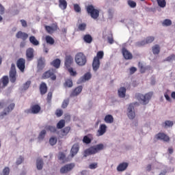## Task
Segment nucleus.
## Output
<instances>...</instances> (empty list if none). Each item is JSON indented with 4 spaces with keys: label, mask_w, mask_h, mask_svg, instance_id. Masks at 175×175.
<instances>
[{
    "label": "nucleus",
    "mask_w": 175,
    "mask_h": 175,
    "mask_svg": "<svg viewBox=\"0 0 175 175\" xmlns=\"http://www.w3.org/2000/svg\"><path fill=\"white\" fill-rule=\"evenodd\" d=\"M128 5H129L130 8H136V2L132 0L128 1Z\"/></svg>",
    "instance_id": "obj_56"
},
{
    "label": "nucleus",
    "mask_w": 175,
    "mask_h": 175,
    "mask_svg": "<svg viewBox=\"0 0 175 175\" xmlns=\"http://www.w3.org/2000/svg\"><path fill=\"white\" fill-rule=\"evenodd\" d=\"M83 40L85 43H92V36L90 34H86L83 36Z\"/></svg>",
    "instance_id": "obj_32"
},
{
    "label": "nucleus",
    "mask_w": 175,
    "mask_h": 175,
    "mask_svg": "<svg viewBox=\"0 0 175 175\" xmlns=\"http://www.w3.org/2000/svg\"><path fill=\"white\" fill-rule=\"evenodd\" d=\"M74 10L76 12V13H81V8H80V5L79 4H74Z\"/></svg>",
    "instance_id": "obj_47"
},
{
    "label": "nucleus",
    "mask_w": 175,
    "mask_h": 175,
    "mask_svg": "<svg viewBox=\"0 0 175 175\" xmlns=\"http://www.w3.org/2000/svg\"><path fill=\"white\" fill-rule=\"evenodd\" d=\"M51 66L55 68V69H59V66H61V59H55L52 62H51Z\"/></svg>",
    "instance_id": "obj_24"
},
{
    "label": "nucleus",
    "mask_w": 175,
    "mask_h": 175,
    "mask_svg": "<svg viewBox=\"0 0 175 175\" xmlns=\"http://www.w3.org/2000/svg\"><path fill=\"white\" fill-rule=\"evenodd\" d=\"M137 70V68H136L135 67L130 68V73H131V75H133V73H135Z\"/></svg>",
    "instance_id": "obj_64"
},
{
    "label": "nucleus",
    "mask_w": 175,
    "mask_h": 175,
    "mask_svg": "<svg viewBox=\"0 0 175 175\" xmlns=\"http://www.w3.org/2000/svg\"><path fill=\"white\" fill-rule=\"evenodd\" d=\"M22 162H24V157H23V156H20L16 161V165H21Z\"/></svg>",
    "instance_id": "obj_52"
},
{
    "label": "nucleus",
    "mask_w": 175,
    "mask_h": 175,
    "mask_svg": "<svg viewBox=\"0 0 175 175\" xmlns=\"http://www.w3.org/2000/svg\"><path fill=\"white\" fill-rule=\"evenodd\" d=\"M26 56L27 59H32L33 58V49L32 48H29L26 51Z\"/></svg>",
    "instance_id": "obj_25"
},
{
    "label": "nucleus",
    "mask_w": 175,
    "mask_h": 175,
    "mask_svg": "<svg viewBox=\"0 0 175 175\" xmlns=\"http://www.w3.org/2000/svg\"><path fill=\"white\" fill-rule=\"evenodd\" d=\"M69 132H70V126L65 127L62 130L63 135H66V134L69 133Z\"/></svg>",
    "instance_id": "obj_55"
},
{
    "label": "nucleus",
    "mask_w": 175,
    "mask_h": 175,
    "mask_svg": "<svg viewBox=\"0 0 175 175\" xmlns=\"http://www.w3.org/2000/svg\"><path fill=\"white\" fill-rule=\"evenodd\" d=\"M153 93L149 92L145 95L141 93H137L135 94V98L141 103L142 105H147L150 102V99L152 98Z\"/></svg>",
    "instance_id": "obj_2"
},
{
    "label": "nucleus",
    "mask_w": 175,
    "mask_h": 175,
    "mask_svg": "<svg viewBox=\"0 0 175 175\" xmlns=\"http://www.w3.org/2000/svg\"><path fill=\"white\" fill-rule=\"evenodd\" d=\"M146 44H147L146 40H142L136 42L135 46H137V47H142L143 46H146Z\"/></svg>",
    "instance_id": "obj_49"
},
{
    "label": "nucleus",
    "mask_w": 175,
    "mask_h": 175,
    "mask_svg": "<svg viewBox=\"0 0 175 175\" xmlns=\"http://www.w3.org/2000/svg\"><path fill=\"white\" fill-rule=\"evenodd\" d=\"M86 11L88 14H90V17L94 20H96L99 17V10L95 9V7L92 5H88L86 7Z\"/></svg>",
    "instance_id": "obj_4"
},
{
    "label": "nucleus",
    "mask_w": 175,
    "mask_h": 175,
    "mask_svg": "<svg viewBox=\"0 0 175 175\" xmlns=\"http://www.w3.org/2000/svg\"><path fill=\"white\" fill-rule=\"evenodd\" d=\"M65 126V120H61L57 124V129H62Z\"/></svg>",
    "instance_id": "obj_36"
},
{
    "label": "nucleus",
    "mask_w": 175,
    "mask_h": 175,
    "mask_svg": "<svg viewBox=\"0 0 175 175\" xmlns=\"http://www.w3.org/2000/svg\"><path fill=\"white\" fill-rule=\"evenodd\" d=\"M75 61L79 66H84L87 64V56L83 52H79L75 55Z\"/></svg>",
    "instance_id": "obj_3"
},
{
    "label": "nucleus",
    "mask_w": 175,
    "mask_h": 175,
    "mask_svg": "<svg viewBox=\"0 0 175 175\" xmlns=\"http://www.w3.org/2000/svg\"><path fill=\"white\" fill-rule=\"evenodd\" d=\"M29 42L33 46H39V42L36 40V38H35V36H31L29 37Z\"/></svg>",
    "instance_id": "obj_30"
},
{
    "label": "nucleus",
    "mask_w": 175,
    "mask_h": 175,
    "mask_svg": "<svg viewBox=\"0 0 175 175\" xmlns=\"http://www.w3.org/2000/svg\"><path fill=\"white\" fill-rule=\"evenodd\" d=\"M104 121L107 124H113L114 122V118L111 115H107L105 117Z\"/></svg>",
    "instance_id": "obj_29"
},
{
    "label": "nucleus",
    "mask_w": 175,
    "mask_h": 175,
    "mask_svg": "<svg viewBox=\"0 0 175 175\" xmlns=\"http://www.w3.org/2000/svg\"><path fill=\"white\" fill-rule=\"evenodd\" d=\"M74 167L75 163H73L66 164L60 168V173L61 174H66L67 173H69V172H71V170H73Z\"/></svg>",
    "instance_id": "obj_8"
},
{
    "label": "nucleus",
    "mask_w": 175,
    "mask_h": 175,
    "mask_svg": "<svg viewBox=\"0 0 175 175\" xmlns=\"http://www.w3.org/2000/svg\"><path fill=\"white\" fill-rule=\"evenodd\" d=\"M37 62V72H42L46 66V60L44 59V57H40Z\"/></svg>",
    "instance_id": "obj_10"
},
{
    "label": "nucleus",
    "mask_w": 175,
    "mask_h": 175,
    "mask_svg": "<svg viewBox=\"0 0 175 175\" xmlns=\"http://www.w3.org/2000/svg\"><path fill=\"white\" fill-rule=\"evenodd\" d=\"M49 144L51 146H55V144H57V138L51 137L49 139Z\"/></svg>",
    "instance_id": "obj_51"
},
{
    "label": "nucleus",
    "mask_w": 175,
    "mask_h": 175,
    "mask_svg": "<svg viewBox=\"0 0 175 175\" xmlns=\"http://www.w3.org/2000/svg\"><path fill=\"white\" fill-rule=\"evenodd\" d=\"M107 40H108V42L109 43V44H113V43H114V39L113 38L112 35L107 38Z\"/></svg>",
    "instance_id": "obj_62"
},
{
    "label": "nucleus",
    "mask_w": 175,
    "mask_h": 175,
    "mask_svg": "<svg viewBox=\"0 0 175 175\" xmlns=\"http://www.w3.org/2000/svg\"><path fill=\"white\" fill-rule=\"evenodd\" d=\"M122 53L125 59H132V58H133V55H132V53L127 51L125 47L122 49Z\"/></svg>",
    "instance_id": "obj_18"
},
{
    "label": "nucleus",
    "mask_w": 175,
    "mask_h": 175,
    "mask_svg": "<svg viewBox=\"0 0 175 175\" xmlns=\"http://www.w3.org/2000/svg\"><path fill=\"white\" fill-rule=\"evenodd\" d=\"M175 59V55H171L170 56H168L165 61H167L168 62H170V61H173Z\"/></svg>",
    "instance_id": "obj_57"
},
{
    "label": "nucleus",
    "mask_w": 175,
    "mask_h": 175,
    "mask_svg": "<svg viewBox=\"0 0 175 175\" xmlns=\"http://www.w3.org/2000/svg\"><path fill=\"white\" fill-rule=\"evenodd\" d=\"M65 158H66L65 154H64L62 152H60L59 154L58 159H59V161H62V162L63 163H65Z\"/></svg>",
    "instance_id": "obj_48"
},
{
    "label": "nucleus",
    "mask_w": 175,
    "mask_h": 175,
    "mask_svg": "<svg viewBox=\"0 0 175 175\" xmlns=\"http://www.w3.org/2000/svg\"><path fill=\"white\" fill-rule=\"evenodd\" d=\"M126 94V88L122 87L118 90V96L120 98H125Z\"/></svg>",
    "instance_id": "obj_28"
},
{
    "label": "nucleus",
    "mask_w": 175,
    "mask_h": 175,
    "mask_svg": "<svg viewBox=\"0 0 175 175\" xmlns=\"http://www.w3.org/2000/svg\"><path fill=\"white\" fill-rule=\"evenodd\" d=\"M8 84H9V77L5 75L0 79V88L8 87Z\"/></svg>",
    "instance_id": "obj_14"
},
{
    "label": "nucleus",
    "mask_w": 175,
    "mask_h": 175,
    "mask_svg": "<svg viewBox=\"0 0 175 175\" xmlns=\"http://www.w3.org/2000/svg\"><path fill=\"white\" fill-rule=\"evenodd\" d=\"M107 131V126L105 124L100 125L98 130L97 131V136H103L105 133Z\"/></svg>",
    "instance_id": "obj_17"
},
{
    "label": "nucleus",
    "mask_w": 175,
    "mask_h": 175,
    "mask_svg": "<svg viewBox=\"0 0 175 175\" xmlns=\"http://www.w3.org/2000/svg\"><path fill=\"white\" fill-rule=\"evenodd\" d=\"M16 66L22 73H24L25 72V59L19 58L16 62Z\"/></svg>",
    "instance_id": "obj_11"
},
{
    "label": "nucleus",
    "mask_w": 175,
    "mask_h": 175,
    "mask_svg": "<svg viewBox=\"0 0 175 175\" xmlns=\"http://www.w3.org/2000/svg\"><path fill=\"white\" fill-rule=\"evenodd\" d=\"M0 14H5V7L0 4Z\"/></svg>",
    "instance_id": "obj_63"
},
{
    "label": "nucleus",
    "mask_w": 175,
    "mask_h": 175,
    "mask_svg": "<svg viewBox=\"0 0 175 175\" xmlns=\"http://www.w3.org/2000/svg\"><path fill=\"white\" fill-rule=\"evenodd\" d=\"M45 40L48 44H51V46H52V44H54V43H55L54 38H53V37H51L50 36H46L45 37Z\"/></svg>",
    "instance_id": "obj_31"
},
{
    "label": "nucleus",
    "mask_w": 175,
    "mask_h": 175,
    "mask_svg": "<svg viewBox=\"0 0 175 175\" xmlns=\"http://www.w3.org/2000/svg\"><path fill=\"white\" fill-rule=\"evenodd\" d=\"M83 91V86L77 87L70 94V96H77Z\"/></svg>",
    "instance_id": "obj_20"
},
{
    "label": "nucleus",
    "mask_w": 175,
    "mask_h": 175,
    "mask_svg": "<svg viewBox=\"0 0 175 175\" xmlns=\"http://www.w3.org/2000/svg\"><path fill=\"white\" fill-rule=\"evenodd\" d=\"M68 105H69V98L64 100L62 105V109H66Z\"/></svg>",
    "instance_id": "obj_46"
},
{
    "label": "nucleus",
    "mask_w": 175,
    "mask_h": 175,
    "mask_svg": "<svg viewBox=\"0 0 175 175\" xmlns=\"http://www.w3.org/2000/svg\"><path fill=\"white\" fill-rule=\"evenodd\" d=\"M157 3L160 8H165L166 6V1L165 0H157Z\"/></svg>",
    "instance_id": "obj_45"
},
{
    "label": "nucleus",
    "mask_w": 175,
    "mask_h": 175,
    "mask_svg": "<svg viewBox=\"0 0 175 175\" xmlns=\"http://www.w3.org/2000/svg\"><path fill=\"white\" fill-rule=\"evenodd\" d=\"M79 150H80V146L79 144H75L70 150L72 157H75L77 152H79Z\"/></svg>",
    "instance_id": "obj_21"
},
{
    "label": "nucleus",
    "mask_w": 175,
    "mask_h": 175,
    "mask_svg": "<svg viewBox=\"0 0 175 175\" xmlns=\"http://www.w3.org/2000/svg\"><path fill=\"white\" fill-rule=\"evenodd\" d=\"M46 130H42L38 135L39 140H43L44 139V136H46Z\"/></svg>",
    "instance_id": "obj_43"
},
{
    "label": "nucleus",
    "mask_w": 175,
    "mask_h": 175,
    "mask_svg": "<svg viewBox=\"0 0 175 175\" xmlns=\"http://www.w3.org/2000/svg\"><path fill=\"white\" fill-rule=\"evenodd\" d=\"M105 149V145L103 144H99L90 147L84 151V156L88 157V155H95L98 152H100Z\"/></svg>",
    "instance_id": "obj_1"
},
{
    "label": "nucleus",
    "mask_w": 175,
    "mask_h": 175,
    "mask_svg": "<svg viewBox=\"0 0 175 175\" xmlns=\"http://www.w3.org/2000/svg\"><path fill=\"white\" fill-rule=\"evenodd\" d=\"M45 29L48 33H53L55 29H54V27H51V26H45Z\"/></svg>",
    "instance_id": "obj_44"
},
{
    "label": "nucleus",
    "mask_w": 175,
    "mask_h": 175,
    "mask_svg": "<svg viewBox=\"0 0 175 175\" xmlns=\"http://www.w3.org/2000/svg\"><path fill=\"white\" fill-rule=\"evenodd\" d=\"M128 167V163H121L118 165L117 167L118 172H124V170H126V168Z\"/></svg>",
    "instance_id": "obj_23"
},
{
    "label": "nucleus",
    "mask_w": 175,
    "mask_h": 175,
    "mask_svg": "<svg viewBox=\"0 0 175 175\" xmlns=\"http://www.w3.org/2000/svg\"><path fill=\"white\" fill-rule=\"evenodd\" d=\"M83 142L85 144H90L91 143V142H92V139H91V138H90L88 137V135H85L83 137Z\"/></svg>",
    "instance_id": "obj_41"
},
{
    "label": "nucleus",
    "mask_w": 175,
    "mask_h": 175,
    "mask_svg": "<svg viewBox=\"0 0 175 175\" xmlns=\"http://www.w3.org/2000/svg\"><path fill=\"white\" fill-rule=\"evenodd\" d=\"M155 137L157 140H163V142H170V140L169 136L166 135V134L163 133H159L155 135Z\"/></svg>",
    "instance_id": "obj_15"
},
{
    "label": "nucleus",
    "mask_w": 175,
    "mask_h": 175,
    "mask_svg": "<svg viewBox=\"0 0 175 175\" xmlns=\"http://www.w3.org/2000/svg\"><path fill=\"white\" fill-rule=\"evenodd\" d=\"M16 76L17 70H16V64L12 63L10 70V80L11 83H16V80H17Z\"/></svg>",
    "instance_id": "obj_6"
},
{
    "label": "nucleus",
    "mask_w": 175,
    "mask_h": 175,
    "mask_svg": "<svg viewBox=\"0 0 175 175\" xmlns=\"http://www.w3.org/2000/svg\"><path fill=\"white\" fill-rule=\"evenodd\" d=\"M45 129H46V131H49L50 132H57V128H55L54 126H46Z\"/></svg>",
    "instance_id": "obj_42"
},
{
    "label": "nucleus",
    "mask_w": 175,
    "mask_h": 175,
    "mask_svg": "<svg viewBox=\"0 0 175 175\" xmlns=\"http://www.w3.org/2000/svg\"><path fill=\"white\" fill-rule=\"evenodd\" d=\"M68 69V73H70V76L75 77L77 75V72H76V70H73V68L70 67Z\"/></svg>",
    "instance_id": "obj_39"
},
{
    "label": "nucleus",
    "mask_w": 175,
    "mask_h": 175,
    "mask_svg": "<svg viewBox=\"0 0 175 175\" xmlns=\"http://www.w3.org/2000/svg\"><path fill=\"white\" fill-rule=\"evenodd\" d=\"M127 116L130 120H133L136 117V113H135V107L133 104H130L127 109Z\"/></svg>",
    "instance_id": "obj_12"
},
{
    "label": "nucleus",
    "mask_w": 175,
    "mask_h": 175,
    "mask_svg": "<svg viewBox=\"0 0 175 175\" xmlns=\"http://www.w3.org/2000/svg\"><path fill=\"white\" fill-rule=\"evenodd\" d=\"M152 51L154 55H158L161 53V46L158 44H155L152 47Z\"/></svg>",
    "instance_id": "obj_27"
},
{
    "label": "nucleus",
    "mask_w": 175,
    "mask_h": 175,
    "mask_svg": "<svg viewBox=\"0 0 175 175\" xmlns=\"http://www.w3.org/2000/svg\"><path fill=\"white\" fill-rule=\"evenodd\" d=\"M40 92L41 95H44L47 92V85L44 82H42L40 85Z\"/></svg>",
    "instance_id": "obj_22"
},
{
    "label": "nucleus",
    "mask_w": 175,
    "mask_h": 175,
    "mask_svg": "<svg viewBox=\"0 0 175 175\" xmlns=\"http://www.w3.org/2000/svg\"><path fill=\"white\" fill-rule=\"evenodd\" d=\"M64 87H68V88L73 87V81H72V79H67L64 83Z\"/></svg>",
    "instance_id": "obj_37"
},
{
    "label": "nucleus",
    "mask_w": 175,
    "mask_h": 175,
    "mask_svg": "<svg viewBox=\"0 0 175 175\" xmlns=\"http://www.w3.org/2000/svg\"><path fill=\"white\" fill-rule=\"evenodd\" d=\"M42 80L51 79V80H53V81L57 80V76L55 75V70L52 68L46 71L42 74Z\"/></svg>",
    "instance_id": "obj_5"
},
{
    "label": "nucleus",
    "mask_w": 175,
    "mask_h": 175,
    "mask_svg": "<svg viewBox=\"0 0 175 175\" xmlns=\"http://www.w3.org/2000/svg\"><path fill=\"white\" fill-rule=\"evenodd\" d=\"M164 124L165 126H172V125H174L173 122L170 120H166Z\"/></svg>",
    "instance_id": "obj_61"
},
{
    "label": "nucleus",
    "mask_w": 175,
    "mask_h": 175,
    "mask_svg": "<svg viewBox=\"0 0 175 175\" xmlns=\"http://www.w3.org/2000/svg\"><path fill=\"white\" fill-rule=\"evenodd\" d=\"M100 66V60H98V59H95L94 57L93 62H92L93 70H94V72H96V70L99 69Z\"/></svg>",
    "instance_id": "obj_19"
},
{
    "label": "nucleus",
    "mask_w": 175,
    "mask_h": 175,
    "mask_svg": "<svg viewBox=\"0 0 175 175\" xmlns=\"http://www.w3.org/2000/svg\"><path fill=\"white\" fill-rule=\"evenodd\" d=\"M55 114L57 117H61L64 114V111H62V109H57Z\"/></svg>",
    "instance_id": "obj_58"
},
{
    "label": "nucleus",
    "mask_w": 175,
    "mask_h": 175,
    "mask_svg": "<svg viewBox=\"0 0 175 175\" xmlns=\"http://www.w3.org/2000/svg\"><path fill=\"white\" fill-rule=\"evenodd\" d=\"M59 7L62 10H65L68 8V3L66 0H59Z\"/></svg>",
    "instance_id": "obj_26"
},
{
    "label": "nucleus",
    "mask_w": 175,
    "mask_h": 175,
    "mask_svg": "<svg viewBox=\"0 0 175 175\" xmlns=\"http://www.w3.org/2000/svg\"><path fill=\"white\" fill-rule=\"evenodd\" d=\"M162 24L163 27H170L172 25V21L170 19H165Z\"/></svg>",
    "instance_id": "obj_40"
},
{
    "label": "nucleus",
    "mask_w": 175,
    "mask_h": 175,
    "mask_svg": "<svg viewBox=\"0 0 175 175\" xmlns=\"http://www.w3.org/2000/svg\"><path fill=\"white\" fill-rule=\"evenodd\" d=\"M31 85V81H27L24 85H23V88L24 90H28L29 88V86Z\"/></svg>",
    "instance_id": "obj_60"
},
{
    "label": "nucleus",
    "mask_w": 175,
    "mask_h": 175,
    "mask_svg": "<svg viewBox=\"0 0 175 175\" xmlns=\"http://www.w3.org/2000/svg\"><path fill=\"white\" fill-rule=\"evenodd\" d=\"M36 166L38 170H42L43 169V160L37 159Z\"/></svg>",
    "instance_id": "obj_34"
},
{
    "label": "nucleus",
    "mask_w": 175,
    "mask_h": 175,
    "mask_svg": "<svg viewBox=\"0 0 175 175\" xmlns=\"http://www.w3.org/2000/svg\"><path fill=\"white\" fill-rule=\"evenodd\" d=\"M155 40V37L154 36H148L146 38L145 42L146 44H150V43H152Z\"/></svg>",
    "instance_id": "obj_38"
},
{
    "label": "nucleus",
    "mask_w": 175,
    "mask_h": 175,
    "mask_svg": "<svg viewBox=\"0 0 175 175\" xmlns=\"http://www.w3.org/2000/svg\"><path fill=\"white\" fill-rule=\"evenodd\" d=\"M10 173V169L8 167H5L3 170V175H9Z\"/></svg>",
    "instance_id": "obj_54"
},
{
    "label": "nucleus",
    "mask_w": 175,
    "mask_h": 175,
    "mask_svg": "<svg viewBox=\"0 0 175 175\" xmlns=\"http://www.w3.org/2000/svg\"><path fill=\"white\" fill-rule=\"evenodd\" d=\"M73 64V57L70 55H66L64 65L66 68H70Z\"/></svg>",
    "instance_id": "obj_13"
},
{
    "label": "nucleus",
    "mask_w": 175,
    "mask_h": 175,
    "mask_svg": "<svg viewBox=\"0 0 175 175\" xmlns=\"http://www.w3.org/2000/svg\"><path fill=\"white\" fill-rule=\"evenodd\" d=\"M41 109L42 108L39 106V105L36 104L31 105L30 109H26L25 111V113H26V114H38V113H40Z\"/></svg>",
    "instance_id": "obj_7"
},
{
    "label": "nucleus",
    "mask_w": 175,
    "mask_h": 175,
    "mask_svg": "<svg viewBox=\"0 0 175 175\" xmlns=\"http://www.w3.org/2000/svg\"><path fill=\"white\" fill-rule=\"evenodd\" d=\"M28 33L19 31L16 34V39H21V40L25 41L28 39Z\"/></svg>",
    "instance_id": "obj_16"
},
{
    "label": "nucleus",
    "mask_w": 175,
    "mask_h": 175,
    "mask_svg": "<svg viewBox=\"0 0 175 175\" xmlns=\"http://www.w3.org/2000/svg\"><path fill=\"white\" fill-rule=\"evenodd\" d=\"M96 167H98V163H92L90 165H89V168L94 170V169H96Z\"/></svg>",
    "instance_id": "obj_59"
},
{
    "label": "nucleus",
    "mask_w": 175,
    "mask_h": 175,
    "mask_svg": "<svg viewBox=\"0 0 175 175\" xmlns=\"http://www.w3.org/2000/svg\"><path fill=\"white\" fill-rule=\"evenodd\" d=\"M53 98V92H49L47 94L46 100L48 103H50L51 102V99Z\"/></svg>",
    "instance_id": "obj_53"
},
{
    "label": "nucleus",
    "mask_w": 175,
    "mask_h": 175,
    "mask_svg": "<svg viewBox=\"0 0 175 175\" xmlns=\"http://www.w3.org/2000/svg\"><path fill=\"white\" fill-rule=\"evenodd\" d=\"M86 28H87V24L85 23L79 24L78 26V29L79 31H84L85 29H86Z\"/></svg>",
    "instance_id": "obj_50"
},
{
    "label": "nucleus",
    "mask_w": 175,
    "mask_h": 175,
    "mask_svg": "<svg viewBox=\"0 0 175 175\" xmlns=\"http://www.w3.org/2000/svg\"><path fill=\"white\" fill-rule=\"evenodd\" d=\"M104 55L105 53H103V51H100L97 53L96 56L94 58L96 59H98V61H100V59H103Z\"/></svg>",
    "instance_id": "obj_33"
},
{
    "label": "nucleus",
    "mask_w": 175,
    "mask_h": 175,
    "mask_svg": "<svg viewBox=\"0 0 175 175\" xmlns=\"http://www.w3.org/2000/svg\"><path fill=\"white\" fill-rule=\"evenodd\" d=\"M16 105L14 103H11L8 105L7 108H5L3 111L1 112L0 117L1 118H3L5 116H8L10 111L14 109Z\"/></svg>",
    "instance_id": "obj_9"
},
{
    "label": "nucleus",
    "mask_w": 175,
    "mask_h": 175,
    "mask_svg": "<svg viewBox=\"0 0 175 175\" xmlns=\"http://www.w3.org/2000/svg\"><path fill=\"white\" fill-rule=\"evenodd\" d=\"M91 73L87 72L85 73L82 78H81V81H87V80H90L91 79Z\"/></svg>",
    "instance_id": "obj_35"
}]
</instances>
